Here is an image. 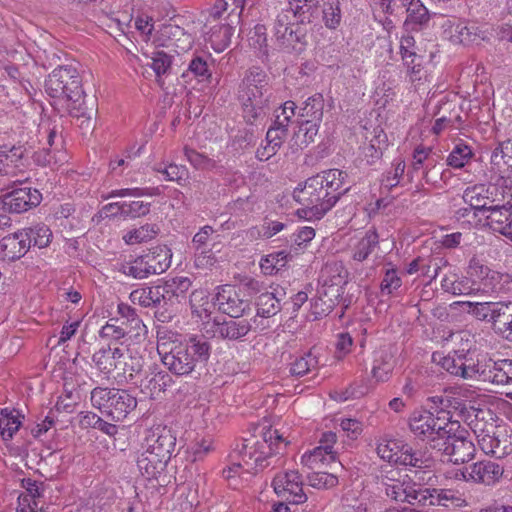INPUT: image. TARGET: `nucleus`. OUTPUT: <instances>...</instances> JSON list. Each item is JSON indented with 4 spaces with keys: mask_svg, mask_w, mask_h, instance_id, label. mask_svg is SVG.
Listing matches in <instances>:
<instances>
[{
    "mask_svg": "<svg viewBox=\"0 0 512 512\" xmlns=\"http://www.w3.org/2000/svg\"><path fill=\"white\" fill-rule=\"evenodd\" d=\"M345 173L338 169H329L309 177L293 191V198L304 207L308 218L321 219L330 211L341 195L349 191L342 189Z\"/></svg>",
    "mask_w": 512,
    "mask_h": 512,
    "instance_id": "f257e3e1",
    "label": "nucleus"
},
{
    "mask_svg": "<svg viewBox=\"0 0 512 512\" xmlns=\"http://www.w3.org/2000/svg\"><path fill=\"white\" fill-rule=\"evenodd\" d=\"M289 441L277 429L263 428L260 436L245 439L241 448L231 455L232 465L224 470L227 479L240 476L241 473L252 474L269 466L274 455L281 454Z\"/></svg>",
    "mask_w": 512,
    "mask_h": 512,
    "instance_id": "f03ea898",
    "label": "nucleus"
},
{
    "mask_svg": "<svg viewBox=\"0 0 512 512\" xmlns=\"http://www.w3.org/2000/svg\"><path fill=\"white\" fill-rule=\"evenodd\" d=\"M158 333L157 351L163 365L173 374H191L196 366L206 363L210 357L211 345L204 337L191 336L185 341Z\"/></svg>",
    "mask_w": 512,
    "mask_h": 512,
    "instance_id": "7ed1b4c3",
    "label": "nucleus"
},
{
    "mask_svg": "<svg viewBox=\"0 0 512 512\" xmlns=\"http://www.w3.org/2000/svg\"><path fill=\"white\" fill-rule=\"evenodd\" d=\"M270 96L268 75L259 68L248 70L242 78L237 92V98L247 122L252 124L265 114L264 110Z\"/></svg>",
    "mask_w": 512,
    "mask_h": 512,
    "instance_id": "20e7f679",
    "label": "nucleus"
},
{
    "mask_svg": "<svg viewBox=\"0 0 512 512\" xmlns=\"http://www.w3.org/2000/svg\"><path fill=\"white\" fill-rule=\"evenodd\" d=\"M45 91L50 97L66 100L70 105L80 102L84 96L81 77L72 66L55 68L45 80Z\"/></svg>",
    "mask_w": 512,
    "mask_h": 512,
    "instance_id": "39448f33",
    "label": "nucleus"
},
{
    "mask_svg": "<svg viewBox=\"0 0 512 512\" xmlns=\"http://www.w3.org/2000/svg\"><path fill=\"white\" fill-rule=\"evenodd\" d=\"M458 421L451 422L450 417L443 415L435 417L428 411L414 412L409 420L411 432L419 439L428 441L432 449L440 446L443 436L449 433L448 428H452Z\"/></svg>",
    "mask_w": 512,
    "mask_h": 512,
    "instance_id": "423d86ee",
    "label": "nucleus"
},
{
    "mask_svg": "<svg viewBox=\"0 0 512 512\" xmlns=\"http://www.w3.org/2000/svg\"><path fill=\"white\" fill-rule=\"evenodd\" d=\"M214 300L219 311L230 317L243 316L251 311L250 300L244 298L241 287L223 285L218 288Z\"/></svg>",
    "mask_w": 512,
    "mask_h": 512,
    "instance_id": "0eeeda50",
    "label": "nucleus"
},
{
    "mask_svg": "<svg viewBox=\"0 0 512 512\" xmlns=\"http://www.w3.org/2000/svg\"><path fill=\"white\" fill-rule=\"evenodd\" d=\"M293 14L290 10L281 9L275 16L272 32L276 42L286 50L295 49L302 42L304 35L298 25L292 22Z\"/></svg>",
    "mask_w": 512,
    "mask_h": 512,
    "instance_id": "6e6552de",
    "label": "nucleus"
},
{
    "mask_svg": "<svg viewBox=\"0 0 512 512\" xmlns=\"http://www.w3.org/2000/svg\"><path fill=\"white\" fill-rule=\"evenodd\" d=\"M205 325L207 333H212L214 337L227 341H242L252 330L251 320L241 318V316L230 317L223 321H206Z\"/></svg>",
    "mask_w": 512,
    "mask_h": 512,
    "instance_id": "1a4fd4ad",
    "label": "nucleus"
},
{
    "mask_svg": "<svg viewBox=\"0 0 512 512\" xmlns=\"http://www.w3.org/2000/svg\"><path fill=\"white\" fill-rule=\"evenodd\" d=\"M272 485L275 493L290 503L301 504L307 500L303 491L302 477L296 470L276 474Z\"/></svg>",
    "mask_w": 512,
    "mask_h": 512,
    "instance_id": "9d476101",
    "label": "nucleus"
},
{
    "mask_svg": "<svg viewBox=\"0 0 512 512\" xmlns=\"http://www.w3.org/2000/svg\"><path fill=\"white\" fill-rule=\"evenodd\" d=\"M448 429L449 433L443 436V440L439 443L440 446L436 447L435 450L449 456V461L454 464L472 460L476 450L473 442L465 436L456 435L453 432V427Z\"/></svg>",
    "mask_w": 512,
    "mask_h": 512,
    "instance_id": "9b49d317",
    "label": "nucleus"
},
{
    "mask_svg": "<svg viewBox=\"0 0 512 512\" xmlns=\"http://www.w3.org/2000/svg\"><path fill=\"white\" fill-rule=\"evenodd\" d=\"M176 444V438L166 427L156 426L146 431L142 449L169 462Z\"/></svg>",
    "mask_w": 512,
    "mask_h": 512,
    "instance_id": "f8f14e48",
    "label": "nucleus"
},
{
    "mask_svg": "<svg viewBox=\"0 0 512 512\" xmlns=\"http://www.w3.org/2000/svg\"><path fill=\"white\" fill-rule=\"evenodd\" d=\"M41 193L31 187L15 188L6 194L3 199L4 206L10 212L22 213L40 204Z\"/></svg>",
    "mask_w": 512,
    "mask_h": 512,
    "instance_id": "ddd939ff",
    "label": "nucleus"
},
{
    "mask_svg": "<svg viewBox=\"0 0 512 512\" xmlns=\"http://www.w3.org/2000/svg\"><path fill=\"white\" fill-rule=\"evenodd\" d=\"M26 232L21 230L7 235L0 240V257L3 260L15 261L29 251V242Z\"/></svg>",
    "mask_w": 512,
    "mask_h": 512,
    "instance_id": "4468645a",
    "label": "nucleus"
},
{
    "mask_svg": "<svg viewBox=\"0 0 512 512\" xmlns=\"http://www.w3.org/2000/svg\"><path fill=\"white\" fill-rule=\"evenodd\" d=\"M157 286L160 303L163 302L165 305L173 306L185 297L191 286V281L187 277H176Z\"/></svg>",
    "mask_w": 512,
    "mask_h": 512,
    "instance_id": "2eb2a0df",
    "label": "nucleus"
},
{
    "mask_svg": "<svg viewBox=\"0 0 512 512\" xmlns=\"http://www.w3.org/2000/svg\"><path fill=\"white\" fill-rule=\"evenodd\" d=\"M503 467L498 463L483 460L470 465L469 476L475 484L493 485L502 477Z\"/></svg>",
    "mask_w": 512,
    "mask_h": 512,
    "instance_id": "dca6fc26",
    "label": "nucleus"
},
{
    "mask_svg": "<svg viewBox=\"0 0 512 512\" xmlns=\"http://www.w3.org/2000/svg\"><path fill=\"white\" fill-rule=\"evenodd\" d=\"M467 273L474 283L479 282V286L483 291H494L496 284H499V273L490 270L475 257L470 260Z\"/></svg>",
    "mask_w": 512,
    "mask_h": 512,
    "instance_id": "f3484780",
    "label": "nucleus"
},
{
    "mask_svg": "<svg viewBox=\"0 0 512 512\" xmlns=\"http://www.w3.org/2000/svg\"><path fill=\"white\" fill-rule=\"evenodd\" d=\"M123 352L120 347H103L93 354L92 361L100 373L110 375L118 370Z\"/></svg>",
    "mask_w": 512,
    "mask_h": 512,
    "instance_id": "a211bd4d",
    "label": "nucleus"
},
{
    "mask_svg": "<svg viewBox=\"0 0 512 512\" xmlns=\"http://www.w3.org/2000/svg\"><path fill=\"white\" fill-rule=\"evenodd\" d=\"M205 40L211 44L215 52L224 51L231 43L234 27L229 22H217L206 24Z\"/></svg>",
    "mask_w": 512,
    "mask_h": 512,
    "instance_id": "6ab92c4d",
    "label": "nucleus"
},
{
    "mask_svg": "<svg viewBox=\"0 0 512 512\" xmlns=\"http://www.w3.org/2000/svg\"><path fill=\"white\" fill-rule=\"evenodd\" d=\"M167 464L168 461L146 449H143L137 457V466L140 473L149 480H159L164 475Z\"/></svg>",
    "mask_w": 512,
    "mask_h": 512,
    "instance_id": "aec40b11",
    "label": "nucleus"
},
{
    "mask_svg": "<svg viewBox=\"0 0 512 512\" xmlns=\"http://www.w3.org/2000/svg\"><path fill=\"white\" fill-rule=\"evenodd\" d=\"M137 406V400L125 390H117L110 402V409L107 416L112 420L119 422L124 420L127 415Z\"/></svg>",
    "mask_w": 512,
    "mask_h": 512,
    "instance_id": "412c9836",
    "label": "nucleus"
},
{
    "mask_svg": "<svg viewBox=\"0 0 512 512\" xmlns=\"http://www.w3.org/2000/svg\"><path fill=\"white\" fill-rule=\"evenodd\" d=\"M440 364L444 370L451 375L459 376L463 379H472L477 375V366L466 364V358L463 355L448 354L440 358Z\"/></svg>",
    "mask_w": 512,
    "mask_h": 512,
    "instance_id": "4be33fe9",
    "label": "nucleus"
},
{
    "mask_svg": "<svg viewBox=\"0 0 512 512\" xmlns=\"http://www.w3.org/2000/svg\"><path fill=\"white\" fill-rule=\"evenodd\" d=\"M335 452L327 450L323 445L315 447L313 450L305 452L301 457L303 467L309 470H323L335 462Z\"/></svg>",
    "mask_w": 512,
    "mask_h": 512,
    "instance_id": "5701e85b",
    "label": "nucleus"
},
{
    "mask_svg": "<svg viewBox=\"0 0 512 512\" xmlns=\"http://www.w3.org/2000/svg\"><path fill=\"white\" fill-rule=\"evenodd\" d=\"M485 211L487 224L496 232L506 236L507 228L509 226L510 218L512 215V203L508 205H495L489 206Z\"/></svg>",
    "mask_w": 512,
    "mask_h": 512,
    "instance_id": "b1692460",
    "label": "nucleus"
},
{
    "mask_svg": "<svg viewBox=\"0 0 512 512\" xmlns=\"http://www.w3.org/2000/svg\"><path fill=\"white\" fill-rule=\"evenodd\" d=\"M477 375L479 380L495 385H509L506 373H503V362L489 360L483 365L477 364Z\"/></svg>",
    "mask_w": 512,
    "mask_h": 512,
    "instance_id": "393cba45",
    "label": "nucleus"
},
{
    "mask_svg": "<svg viewBox=\"0 0 512 512\" xmlns=\"http://www.w3.org/2000/svg\"><path fill=\"white\" fill-rule=\"evenodd\" d=\"M24 150L21 147H12L8 151L1 150L2 176L16 177L22 171Z\"/></svg>",
    "mask_w": 512,
    "mask_h": 512,
    "instance_id": "a878e982",
    "label": "nucleus"
},
{
    "mask_svg": "<svg viewBox=\"0 0 512 512\" xmlns=\"http://www.w3.org/2000/svg\"><path fill=\"white\" fill-rule=\"evenodd\" d=\"M190 305L192 313L202 321H209L215 306H217L215 301L213 302L210 299L208 292L204 289H198L192 292Z\"/></svg>",
    "mask_w": 512,
    "mask_h": 512,
    "instance_id": "bb28decb",
    "label": "nucleus"
},
{
    "mask_svg": "<svg viewBox=\"0 0 512 512\" xmlns=\"http://www.w3.org/2000/svg\"><path fill=\"white\" fill-rule=\"evenodd\" d=\"M491 164L502 175L512 172V141L500 142L491 155Z\"/></svg>",
    "mask_w": 512,
    "mask_h": 512,
    "instance_id": "cd10ccee",
    "label": "nucleus"
},
{
    "mask_svg": "<svg viewBox=\"0 0 512 512\" xmlns=\"http://www.w3.org/2000/svg\"><path fill=\"white\" fill-rule=\"evenodd\" d=\"M145 256L152 275L165 272L171 265L172 252L167 246L156 247Z\"/></svg>",
    "mask_w": 512,
    "mask_h": 512,
    "instance_id": "c85d7f7f",
    "label": "nucleus"
},
{
    "mask_svg": "<svg viewBox=\"0 0 512 512\" xmlns=\"http://www.w3.org/2000/svg\"><path fill=\"white\" fill-rule=\"evenodd\" d=\"M324 98L320 93L310 96L300 109L301 120H309L314 123H321L323 119Z\"/></svg>",
    "mask_w": 512,
    "mask_h": 512,
    "instance_id": "c756f323",
    "label": "nucleus"
},
{
    "mask_svg": "<svg viewBox=\"0 0 512 512\" xmlns=\"http://www.w3.org/2000/svg\"><path fill=\"white\" fill-rule=\"evenodd\" d=\"M21 414L17 410L3 409L0 413V434L3 441H10L22 425Z\"/></svg>",
    "mask_w": 512,
    "mask_h": 512,
    "instance_id": "7c9ffc66",
    "label": "nucleus"
},
{
    "mask_svg": "<svg viewBox=\"0 0 512 512\" xmlns=\"http://www.w3.org/2000/svg\"><path fill=\"white\" fill-rule=\"evenodd\" d=\"M492 318L494 330L501 334H509L512 325V302H496Z\"/></svg>",
    "mask_w": 512,
    "mask_h": 512,
    "instance_id": "2f4dec72",
    "label": "nucleus"
},
{
    "mask_svg": "<svg viewBox=\"0 0 512 512\" xmlns=\"http://www.w3.org/2000/svg\"><path fill=\"white\" fill-rule=\"evenodd\" d=\"M287 10H290L299 23H310L318 9V0H288Z\"/></svg>",
    "mask_w": 512,
    "mask_h": 512,
    "instance_id": "473e14b6",
    "label": "nucleus"
},
{
    "mask_svg": "<svg viewBox=\"0 0 512 512\" xmlns=\"http://www.w3.org/2000/svg\"><path fill=\"white\" fill-rule=\"evenodd\" d=\"M316 349L312 348L306 354L296 358L291 364L289 372L293 376L302 377L316 369L319 365Z\"/></svg>",
    "mask_w": 512,
    "mask_h": 512,
    "instance_id": "72a5a7b5",
    "label": "nucleus"
},
{
    "mask_svg": "<svg viewBox=\"0 0 512 512\" xmlns=\"http://www.w3.org/2000/svg\"><path fill=\"white\" fill-rule=\"evenodd\" d=\"M160 231L157 224L146 223L139 228L127 231L123 235V240L128 245L141 244L154 239Z\"/></svg>",
    "mask_w": 512,
    "mask_h": 512,
    "instance_id": "f704fd0d",
    "label": "nucleus"
},
{
    "mask_svg": "<svg viewBox=\"0 0 512 512\" xmlns=\"http://www.w3.org/2000/svg\"><path fill=\"white\" fill-rule=\"evenodd\" d=\"M122 357L117 370L118 376H122L126 380H132L134 376L142 371L143 359L132 355L128 349H124Z\"/></svg>",
    "mask_w": 512,
    "mask_h": 512,
    "instance_id": "c9c22d12",
    "label": "nucleus"
},
{
    "mask_svg": "<svg viewBox=\"0 0 512 512\" xmlns=\"http://www.w3.org/2000/svg\"><path fill=\"white\" fill-rule=\"evenodd\" d=\"M321 123H314L309 120H301L299 122L298 131L294 135V144L297 149H302L308 144L315 141Z\"/></svg>",
    "mask_w": 512,
    "mask_h": 512,
    "instance_id": "e433bc0d",
    "label": "nucleus"
},
{
    "mask_svg": "<svg viewBox=\"0 0 512 512\" xmlns=\"http://www.w3.org/2000/svg\"><path fill=\"white\" fill-rule=\"evenodd\" d=\"M487 193L488 190L484 185H475L472 187H468L464 191L463 200L472 209L485 211L489 207V197Z\"/></svg>",
    "mask_w": 512,
    "mask_h": 512,
    "instance_id": "4c0bfd02",
    "label": "nucleus"
},
{
    "mask_svg": "<svg viewBox=\"0 0 512 512\" xmlns=\"http://www.w3.org/2000/svg\"><path fill=\"white\" fill-rule=\"evenodd\" d=\"M129 298L133 304L142 307H154L161 304L158 286L137 288L130 293Z\"/></svg>",
    "mask_w": 512,
    "mask_h": 512,
    "instance_id": "58836bf2",
    "label": "nucleus"
},
{
    "mask_svg": "<svg viewBox=\"0 0 512 512\" xmlns=\"http://www.w3.org/2000/svg\"><path fill=\"white\" fill-rule=\"evenodd\" d=\"M21 232H26L29 242V249L31 246L38 248H45L49 245L52 238V232L50 228L44 224H38L33 227L21 229Z\"/></svg>",
    "mask_w": 512,
    "mask_h": 512,
    "instance_id": "ea45409f",
    "label": "nucleus"
},
{
    "mask_svg": "<svg viewBox=\"0 0 512 512\" xmlns=\"http://www.w3.org/2000/svg\"><path fill=\"white\" fill-rule=\"evenodd\" d=\"M256 307V316L262 318L273 317L281 310L280 300L272 292L261 293L257 298Z\"/></svg>",
    "mask_w": 512,
    "mask_h": 512,
    "instance_id": "a19ab883",
    "label": "nucleus"
},
{
    "mask_svg": "<svg viewBox=\"0 0 512 512\" xmlns=\"http://www.w3.org/2000/svg\"><path fill=\"white\" fill-rule=\"evenodd\" d=\"M403 448L404 457L402 458V465H410L417 468L431 467L433 458L429 453L420 450L416 451L408 444L403 445Z\"/></svg>",
    "mask_w": 512,
    "mask_h": 512,
    "instance_id": "79ce46f5",
    "label": "nucleus"
},
{
    "mask_svg": "<svg viewBox=\"0 0 512 512\" xmlns=\"http://www.w3.org/2000/svg\"><path fill=\"white\" fill-rule=\"evenodd\" d=\"M459 412L463 416L464 421H466L471 427L473 432L475 431L476 424H482V427H488L490 423L485 421L486 416H490V419L492 420V413L489 409H480L473 406L467 408L462 402Z\"/></svg>",
    "mask_w": 512,
    "mask_h": 512,
    "instance_id": "37998d69",
    "label": "nucleus"
},
{
    "mask_svg": "<svg viewBox=\"0 0 512 512\" xmlns=\"http://www.w3.org/2000/svg\"><path fill=\"white\" fill-rule=\"evenodd\" d=\"M403 445L405 444L395 440L388 441L386 444H380L377 447V453L385 461L402 465V458L404 457Z\"/></svg>",
    "mask_w": 512,
    "mask_h": 512,
    "instance_id": "c03bdc74",
    "label": "nucleus"
},
{
    "mask_svg": "<svg viewBox=\"0 0 512 512\" xmlns=\"http://www.w3.org/2000/svg\"><path fill=\"white\" fill-rule=\"evenodd\" d=\"M120 271L135 279H144L152 275L145 255L137 257L133 261L123 263Z\"/></svg>",
    "mask_w": 512,
    "mask_h": 512,
    "instance_id": "a18cd8bd",
    "label": "nucleus"
},
{
    "mask_svg": "<svg viewBox=\"0 0 512 512\" xmlns=\"http://www.w3.org/2000/svg\"><path fill=\"white\" fill-rule=\"evenodd\" d=\"M406 22L411 25L425 26L430 20L428 9L420 2V0H411L407 8Z\"/></svg>",
    "mask_w": 512,
    "mask_h": 512,
    "instance_id": "49530a36",
    "label": "nucleus"
},
{
    "mask_svg": "<svg viewBox=\"0 0 512 512\" xmlns=\"http://www.w3.org/2000/svg\"><path fill=\"white\" fill-rule=\"evenodd\" d=\"M414 46V39L411 36L403 37L400 42V52L402 55V59L407 66V68L411 69L413 73L419 72L418 67H420V56L416 54L415 51L412 50Z\"/></svg>",
    "mask_w": 512,
    "mask_h": 512,
    "instance_id": "de8ad7c7",
    "label": "nucleus"
},
{
    "mask_svg": "<svg viewBox=\"0 0 512 512\" xmlns=\"http://www.w3.org/2000/svg\"><path fill=\"white\" fill-rule=\"evenodd\" d=\"M116 393V389L96 387L91 391V403L92 406L98 409L103 414H108L110 409V402Z\"/></svg>",
    "mask_w": 512,
    "mask_h": 512,
    "instance_id": "09e8293b",
    "label": "nucleus"
},
{
    "mask_svg": "<svg viewBox=\"0 0 512 512\" xmlns=\"http://www.w3.org/2000/svg\"><path fill=\"white\" fill-rule=\"evenodd\" d=\"M408 493H410V497L408 498V503L411 505L420 504V505H436L434 501V493H437V489H429L421 487L415 483H412L411 486L408 487Z\"/></svg>",
    "mask_w": 512,
    "mask_h": 512,
    "instance_id": "8fccbe9b",
    "label": "nucleus"
},
{
    "mask_svg": "<svg viewBox=\"0 0 512 512\" xmlns=\"http://www.w3.org/2000/svg\"><path fill=\"white\" fill-rule=\"evenodd\" d=\"M288 259V254L285 251H278L263 257L260 261V268L266 275H272L283 268Z\"/></svg>",
    "mask_w": 512,
    "mask_h": 512,
    "instance_id": "3c124183",
    "label": "nucleus"
},
{
    "mask_svg": "<svg viewBox=\"0 0 512 512\" xmlns=\"http://www.w3.org/2000/svg\"><path fill=\"white\" fill-rule=\"evenodd\" d=\"M491 455L501 458L512 451V439L507 432L495 426Z\"/></svg>",
    "mask_w": 512,
    "mask_h": 512,
    "instance_id": "603ef678",
    "label": "nucleus"
},
{
    "mask_svg": "<svg viewBox=\"0 0 512 512\" xmlns=\"http://www.w3.org/2000/svg\"><path fill=\"white\" fill-rule=\"evenodd\" d=\"M427 401L432 403V409H439V413L446 414L447 416L451 410L459 411L462 402L459 398L445 394L429 397Z\"/></svg>",
    "mask_w": 512,
    "mask_h": 512,
    "instance_id": "864d4df0",
    "label": "nucleus"
},
{
    "mask_svg": "<svg viewBox=\"0 0 512 512\" xmlns=\"http://www.w3.org/2000/svg\"><path fill=\"white\" fill-rule=\"evenodd\" d=\"M494 430L495 425L490 423L488 427H482V424L475 425V435L477 437L478 444L485 454H491L492 446L494 441Z\"/></svg>",
    "mask_w": 512,
    "mask_h": 512,
    "instance_id": "5fc2aeb1",
    "label": "nucleus"
},
{
    "mask_svg": "<svg viewBox=\"0 0 512 512\" xmlns=\"http://www.w3.org/2000/svg\"><path fill=\"white\" fill-rule=\"evenodd\" d=\"M187 161L198 170H211L216 167L215 160L189 147L184 148Z\"/></svg>",
    "mask_w": 512,
    "mask_h": 512,
    "instance_id": "6e6d98bb",
    "label": "nucleus"
},
{
    "mask_svg": "<svg viewBox=\"0 0 512 512\" xmlns=\"http://www.w3.org/2000/svg\"><path fill=\"white\" fill-rule=\"evenodd\" d=\"M150 206V203L142 200L124 201L123 218L135 219L145 216L150 212Z\"/></svg>",
    "mask_w": 512,
    "mask_h": 512,
    "instance_id": "4d7b16f0",
    "label": "nucleus"
},
{
    "mask_svg": "<svg viewBox=\"0 0 512 512\" xmlns=\"http://www.w3.org/2000/svg\"><path fill=\"white\" fill-rule=\"evenodd\" d=\"M472 157V150L464 144L456 145L447 158V164L454 168H462Z\"/></svg>",
    "mask_w": 512,
    "mask_h": 512,
    "instance_id": "13d9d810",
    "label": "nucleus"
},
{
    "mask_svg": "<svg viewBox=\"0 0 512 512\" xmlns=\"http://www.w3.org/2000/svg\"><path fill=\"white\" fill-rule=\"evenodd\" d=\"M189 73L193 74L199 82L209 80L212 76V72L209 68L207 60L202 56H195L189 63Z\"/></svg>",
    "mask_w": 512,
    "mask_h": 512,
    "instance_id": "bf43d9fd",
    "label": "nucleus"
},
{
    "mask_svg": "<svg viewBox=\"0 0 512 512\" xmlns=\"http://www.w3.org/2000/svg\"><path fill=\"white\" fill-rule=\"evenodd\" d=\"M128 334H131V330H128V328L123 324L116 325V323L113 322V319L102 326L99 331V336L102 339L114 341H118Z\"/></svg>",
    "mask_w": 512,
    "mask_h": 512,
    "instance_id": "052dcab7",
    "label": "nucleus"
},
{
    "mask_svg": "<svg viewBox=\"0 0 512 512\" xmlns=\"http://www.w3.org/2000/svg\"><path fill=\"white\" fill-rule=\"evenodd\" d=\"M83 99L76 104H68L67 108L69 110L70 115L76 119L77 125L85 130H88L92 126V118L91 114L86 111L85 108L82 107Z\"/></svg>",
    "mask_w": 512,
    "mask_h": 512,
    "instance_id": "680f3d73",
    "label": "nucleus"
},
{
    "mask_svg": "<svg viewBox=\"0 0 512 512\" xmlns=\"http://www.w3.org/2000/svg\"><path fill=\"white\" fill-rule=\"evenodd\" d=\"M308 475L309 484L317 489L333 487L337 484V478L333 474L323 470H312Z\"/></svg>",
    "mask_w": 512,
    "mask_h": 512,
    "instance_id": "e2e57ef3",
    "label": "nucleus"
},
{
    "mask_svg": "<svg viewBox=\"0 0 512 512\" xmlns=\"http://www.w3.org/2000/svg\"><path fill=\"white\" fill-rule=\"evenodd\" d=\"M411 485V482L395 481L392 484H386L385 493L395 501L408 502V498L410 497L408 487Z\"/></svg>",
    "mask_w": 512,
    "mask_h": 512,
    "instance_id": "0e129e2a",
    "label": "nucleus"
},
{
    "mask_svg": "<svg viewBox=\"0 0 512 512\" xmlns=\"http://www.w3.org/2000/svg\"><path fill=\"white\" fill-rule=\"evenodd\" d=\"M446 265L447 261L442 258H423L420 273L422 276L429 278V282H431L438 276L442 266Z\"/></svg>",
    "mask_w": 512,
    "mask_h": 512,
    "instance_id": "69168bd1",
    "label": "nucleus"
},
{
    "mask_svg": "<svg viewBox=\"0 0 512 512\" xmlns=\"http://www.w3.org/2000/svg\"><path fill=\"white\" fill-rule=\"evenodd\" d=\"M470 312L479 320H485L492 323V318L496 309V302H468Z\"/></svg>",
    "mask_w": 512,
    "mask_h": 512,
    "instance_id": "338daca9",
    "label": "nucleus"
},
{
    "mask_svg": "<svg viewBox=\"0 0 512 512\" xmlns=\"http://www.w3.org/2000/svg\"><path fill=\"white\" fill-rule=\"evenodd\" d=\"M288 133V127L280 121H274L266 133V141L280 149Z\"/></svg>",
    "mask_w": 512,
    "mask_h": 512,
    "instance_id": "774afa93",
    "label": "nucleus"
}]
</instances>
